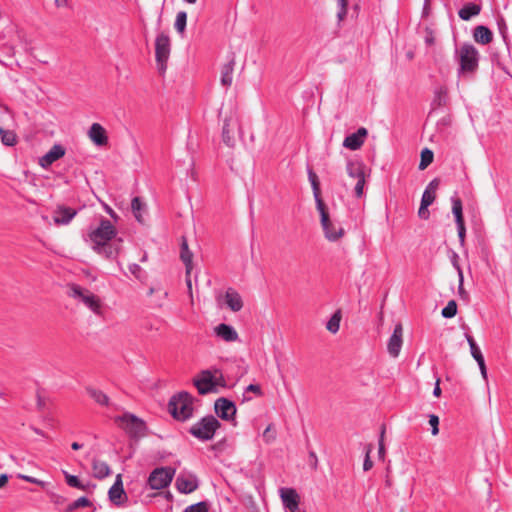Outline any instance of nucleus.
<instances>
[{"mask_svg":"<svg viewBox=\"0 0 512 512\" xmlns=\"http://www.w3.org/2000/svg\"><path fill=\"white\" fill-rule=\"evenodd\" d=\"M346 171L349 177L355 180L366 178L365 165L361 161H349L346 166Z\"/></svg>","mask_w":512,"mask_h":512,"instance_id":"obj_22","label":"nucleus"},{"mask_svg":"<svg viewBox=\"0 0 512 512\" xmlns=\"http://www.w3.org/2000/svg\"><path fill=\"white\" fill-rule=\"evenodd\" d=\"M379 455L383 456L385 453L384 448V429L381 432L380 439H379V449H378Z\"/></svg>","mask_w":512,"mask_h":512,"instance_id":"obj_57","label":"nucleus"},{"mask_svg":"<svg viewBox=\"0 0 512 512\" xmlns=\"http://www.w3.org/2000/svg\"><path fill=\"white\" fill-rule=\"evenodd\" d=\"M434 155L433 152L425 148L421 151V160L419 163V169L424 170L428 165H430L433 161Z\"/></svg>","mask_w":512,"mask_h":512,"instance_id":"obj_35","label":"nucleus"},{"mask_svg":"<svg viewBox=\"0 0 512 512\" xmlns=\"http://www.w3.org/2000/svg\"><path fill=\"white\" fill-rule=\"evenodd\" d=\"M338 5L337 17L339 20H343L347 14V0H336Z\"/></svg>","mask_w":512,"mask_h":512,"instance_id":"obj_43","label":"nucleus"},{"mask_svg":"<svg viewBox=\"0 0 512 512\" xmlns=\"http://www.w3.org/2000/svg\"><path fill=\"white\" fill-rule=\"evenodd\" d=\"M170 51L171 44L169 36L165 33L158 34L155 40V58L157 68L160 73H164L166 71Z\"/></svg>","mask_w":512,"mask_h":512,"instance_id":"obj_8","label":"nucleus"},{"mask_svg":"<svg viewBox=\"0 0 512 512\" xmlns=\"http://www.w3.org/2000/svg\"><path fill=\"white\" fill-rule=\"evenodd\" d=\"M214 409L217 416L226 421L234 420L237 411L235 404L226 398L217 399Z\"/></svg>","mask_w":512,"mask_h":512,"instance_id":"obj_11","label":"nucleus"},{"mask_svg":"<svg viewBox=\"0 0 512 512\" xmlns=\"http://www.w3.org/2000/svg\"><path fill=\"white\" fill-rule=\"evenodd\" d=\"M402 334H403L402 326H401V324H397L394 327L393 333L390 336L388 343H387V351H388L389 355L392 356L393 358L398 357L399 353L401 351V347H402V343H403Z\"/></svg>","mask_w":512,"mask_h":512,"instance_id":"obj_13","label":"nucleus"},{"mask_svg":"<svg viewBox=\"0 0 512 512\" xmlns=\"http://www.w3.org/2000/svg\"><path fill=\"white\" fill-rule=\"evenodd\" d=\"M129 271L137 279L141 278L142 268L138 264H136V263L130 264L129 265Z\"/></svg>","mask_w":512,"mask_h":512,"instance_id":"obj_49","label":"nucleus"},{"mask_svg":"<svg viewBox=\"0 0 512 512\" xmlns=\"http://www.w3.org/2000/svg\"><path fill=\"white\" fill-rule=\"evenodd\" d=\"M116 236L115 226L108 219L102 218L96 228L90 229L86 241L97 254L113 259L118 255L122 241L120 238L115 240Z\"/></svg>","mask_w":512,"mask_h":512,"instance_id":"obj_1","label":"nucleus"},{"mask_svg":"<svg viewBox=\"0 0 512 512\" xmlns=\"http://www.w3.org/2000/svg\"><path fill=\"white\" fill-rule=\"evenodd\" d=\"M473 37L477 43L486 45L492 41L493 34L486 26L479 25L474 29Z\"/></svg>","mask_w":512,"mask_h":512,"instance_id":"obj_25","label":"nucleus"},{"mask_svg":"<svg viewBox=\"0 0 512 512\" xmlns=\"http://www.w3.org/2000/svg\"><path fill=\"white\" fill-rule=\"evenodd\" d=\"M456 226H457V232H458V238H459L460 244L464 245L465 233H466L465 223L456 224Z\"/></svg>","mask_w":512,"mask_h":512,"instance_id":"obj_48","label":"nucleus"},{"mask_svg":"<svg viewBox=\"0 0 512 512\" xmlns=\"http://www.w3.org/2000/svg\"><path fill=\"white\" fill-rule=\"evenodd\" d=\"M63 474L65 476V480L68 486L73 488H77L79 486L81 480H79L77 476L71 475L66 471H63Z\"/></svg>","mask_w":512,"mask_h":512,"instance_id":"obj_42","label":"nucleus"},{"mask_svg":"<svg viewBox=\"0 0 512 512\" xmlns=\"http://www.w3.org/2000/svg\"><path fill=\"white\" fill-rule=\"evenodd\" d=\"M131 209L136 218V220L140 223L143 222L142 210L144 209V204L142 203L139 197H134L131 202Z\"/></svg>","mask_w":512,"mask_h":512,"instance_id":"obj_33","label":"nucleus"},{"mask_svg":"<svg viewBox=\"0 0 512 512\" xmlns=\"http://www.w3.org/2000/svg\"><path fill=\"white\" fill-rule=\"evenodd\" d=\"M476 362H477V364L479 366L481 375L483 376L484 379H487V369H486L484 358H482V359H480V360H478Z\"/></svg>","mask_w":512,"mask_h":512,"instance_id":"obj_55","label":"nucleus"},{"mask_svg":"<svg viewBox=\"0 0 512 512\" xmlns=\"http://www.w3.org/2000/svg\"><path fill=\"white\" fill-rule=\"evenodd\" d=\"M481 5L476 3L465 4L458 12L459 17L464 21H469L471 18L479 15L481 12Z\"/></svg>","mask_w":512,"mask_h":512,"instance_id":"obj_24","label":"nucleus"},{"mask_svg":"<svg viewBox=\"0 0 512 512\" xmlns=\"http://www.w3.org/2000/svg\"><path fill=\"white\" fill-rule=\"evenodd\" d=\"M459 62L458 73L474 72L478 68L479 53L470 43H464L459 50H456Z\"/></svg>","mask_w":512,"mask_h":512,"instance_id":"obj_6","label":"nucleus"},{"mask_svg":"<svg viewBox=\"0 0 512 512\" xmlns=\"http://www.w3.org/2000/svg\"><path fill=\"white\" fill-rule=\"evenodd\" d=\"M272 425H268L265 431L263 432V438L267 443H270L275 439V433L271 432Z\"/></svg>","mask_w":512,"mask_h":512,"instance_id":"obj_51","label":"nucleus"},{"mask_svg":"<svg viewBox=\"0 0 512 512\" xmlns=\"http://www.w3.org/2000/svg\"><path fill=\"white\" fill-rule=\"evenodd\" d=\"M429 424L431 426L432 435H437L439 433V418L438 416L431 414L429 415Z\"/></svg>","mask_w":512,"mask_h":512,"instance_id":"obj_44","label":"nucleus"},{"mask_svg":"<svg viewBox=\"0 0 512 512\" xmlns=\"http://www.w3.org/2000/svg\"><path fill=\"white\" fill-rule=\"evenodd\" d=\"M418 215L421 219H428L430 216V212L428 210V206L420 204Z\"/></svg>","mask_w":512,"mask_h":512,"instance_id":"obj_52","label":"nucleus"},{"mask_svg":"<svg viewBox=\"0 0 512 512\" xmlns=\"http://www.w3.org/2000/svg\"><path fill=\"white\" fill-rule=\"evenodd\" d=\"M187 23V13L185 11H180L176 15L175 20V29L178 33H184Z\"/></svg>","mask_w":512,"mask_h":512,"instance_id":"obj_36","label":"nucleus"},{"mask_svg":"<svg viewBox=\"0 0 512 512\" xmlns=\"http://www.w3.org/2000/svg\"><path fill=\"white\" fill-rule=\"evenodd\" d=\"M230 126L234 128L235 121L233 120L232 117L225 118L222 128V140L227 146L232 147L234 145V138L231 135Z\"/></svg>","mask_w":512,"mask_h":512,"instance_id":"obj_28","label":"nucleus"},{"mask_svg":"<svg viewBox=\"0 0 512 512\" xmlns=\"http://www.w3.org/2000/svg\"><path fill=\"white\" fill-rule=\"evenodd\" d=\"M454 267L457 269L458 276H459L458 292H459V295L462 298H464L467 296V293L463 288V282H464L463 271H462L461 267L456 262H454Z\"/></svg>","mask_w":512,"mask_h":512,"instance_id":"obj_40","label":"nucleus"},{"mask_svg":"<svg viewBox=\"0 0 512 512\" xmlns=\"http://www.w3.org/2000/svg\"><path fill=\"white\" fill-rule=\"evenodd\" d=\"M69 295L81 301L87 308H89L94 314H102V304L98 296L94 295L90 291L83 289L81 286L72 284L69 287Z\"/></svg>","mask_w":512,"mask_h":512,"instance_id":"obj_7","label":"nucleus"},{"mask_svg":"<svg viewBox=\"0 0 512 512\" xmlns=\"http://www.w3.org/2000/svg\"><path fill=\"white\" fill-rule=\"evenodd\" d=\"M115 421L125 430V432L132 439H140L147 435L146 423L131 413H124L121 416H117Z\"/></svg>","mask_w":512,"mask_h":512,"instance_id":"obj_5","label":"nucleus"},{"mask_svg":"<svg viewBox=\"0 0 512 512\" xmlns=\"http://www.w3.org/2000/svg\"><path fill=\"white\" fill-rule=\"evenodd\" d=\"M86 391L88 395L99 405L108 406L109 405V397L101 390L87 387Z\"/></svg>","mask_w":512,"mask_h":512,"instance_id":"obj_30","label":"nucleus"},{"mask_svg":"<svg viewBox=\"0 0 512 512\" xmlns=\"http://www.w3.org/2000/svg\"><path fill=\"white\" fill-rule=\"evenodd\" d=\"M472 357L475 359V361H478L482 358H484L479 346L473 347L470 349Z\"/></svg>","mask_w":512,"mask_h":512,"instance_id":"obj_53","label":"nucleus"},{"mask_svg":"<svg viewBox=\"0 0 512 512\" xmlns=\"http://www.w3.org/2000/svg\"><path fill=\"white\" fill-rule=\"evenodd\" d=\"M91 141L97 146H104L108 143L105 129L99 123H93L88 131Z\"/></svg>","mask_w":512,"mask_h":512,"instance_id":"obj_20","label":"nucleus"},{"mask_svg":"<svg viewBox=\"0 0 512 512\" xmlns=\"http://www.w3.org/2000/svg\"><path fill=\"white\" fill-rule=\"evenodd\" d=\"M91 487H94V485H91L89 482L84 483L83 481H81L77 489L87 491Z\"/></svg>","mask_w":512,"mask_h":512,"instance_id":"obj_60","label":"nucleus"},{"mask_svg":"<svg viewBox=\"0 0 512 512\" xmlns=\"http://www.w3.org/2000/svg\"><path fill=\"white\" fill-rule=\"evenodd\" d=\"M1 142L6 146H14L16 144V135L13 131L5 130L0 127Z\"/></svg>","mask_w":512,"mask_h":512,"instance_id":"obj_34","label":"nucleus"},{"mask_svg":"<svg viewBox=\"0 0 512 512\" xmlns=\"http://www.w3.org/2000/svg\"><path fill=\"white\" fill-rule=\"evenodd\" d=\"M176 487L181 493H192L198 488L197 478L195 476H178Z\"/></svg>","mask_w":512,"mask_h":512,"instance_id":"obj_21","label":"nucleus"},{"mask_svg":"<svg viewBox=\"0 0 512 512\" xmlns=\"http://www.w3.org/2000/svg\"><path fill=\"white\" fill-rule=\"evenodd\" d=\"M175 471L169 467H159L154 469L148 479L147 485L152 490H160L168 487L173 480Z\"/></svg>","mask_w":512,"mask_h":512,"instance_id":"obj_9","label":"nucleus"},{"mask_svg":"<svg viewBox=\"0 0 512 512\" xmlns=\"http://www.w3.org/2000/svg\"><path fill=\"white\" fill-rule=\"evenodd\" d=\"M19 477L29 483H33V484H37V485H40L42 487L45 486V482L42 481V480H39L35 477H32V476H28V475H19Z\"/></svg>","mask_w":512,"mask_h":512,"instance_id":"obj_50","label":"nucleus"},{"mask_svg":"<svg viewBox=\"0 0 512 512\" xmlns=\"http://www.w3.org/2000/svg\"><path fill=\"white\" fill-rule=\"evenodd\" d=\"M91 505H92L91 501L87 497L82 496V497L76 499L75 501H73L71 504H69L68 509L70 511H72V510H75V509H78L81 507H89Z\"/></svg>","mask_w":512,"mask_h":512,"instance_id":"obj_38","label":"nucleus"},{"mask_svg":"<svg viewBox=\"0 0 512 512\" xmlns=\"http://www.w3.org/2000/svg\"><path fill=\"white\" fill-rule=\"evenodd\" d=\"M465 337L469 344L470 349L478 346L477 343L475 342L474 338L470 334H465Z\"/></svg>","mask_w":512,"mask_h":512,"instance_id":"obj_61","label":"nucleus"},{"mask_svg":"<svg viewBox=\"0 0 512 512\" xmlns=\"http://www.w3.org/2000/svg\"><path fill=\"white\" fill-rule=\"evenodd\" d=\"M213 331L216 337L225 342L231 343L239 340V334L232 325L220 323L214 327Z\"/></svg>","mask_w":512,"mask_h":512,"instance_id":"obj_16","label":"nucleus"},{"mask_svg":"<svg viewBox=\"0 0 512 512\" xmlns=\"http://www.w3.org/2000/svg\"><path fill=\"white\" fill-rule=\"evenodd\" d=\"M309 458H310V463H311V465H312L314 468H316L317 463H318V459H317L316 453H315V452H313V451H311V452L309 453Z\"/></svg>","mask_w":512,"mask_h":512,"instance_id":"obj_59","label":"nucleus"},{"mask_svg":"<svg viewBox=\"0 0 512 512\" xmlns=\"http://www.w3.org/2000/svg\"><path fill=\"white\" fill-rule=\"evenodd\" d=\"M308 178L311 183L312 189H313V195L316 202V207L320 208V206H323L324 202L322 201L320 197V189H319V182L317 175L313 172V170H308Z\"/></svg>","mask_w":512,"mask_h":512,"instance_id":"obj_29","label":"nucleus"},{"mask_svg":"<svg viewBox=\"0 0 512 512\" xmlns=\"http://www.w3.org/2000/svg\"><path fill=\"white\" fill-rule=\"evenodd\" d=\"M8 481V477L6 474L0 475V488L3 487Z\"/></svg>","mask_w":512,"mask_h":512,"instance_id":"obj_64","label":"nucleus"},{"mask_svg":"<svg viewBox=\"0 0 512 512\" xmlns=\"http://www.w3.org/2000/svg\"><path fill=\"white\" fill-rule=\"evenodd\" d=\"M457 313V303L455 300H450L447 305L442 309L441 315L444 318H453Z\"/></svg>","mask_w":512,"mask_h":512,"instance_id":"obj_37","label":"nucleus"},{"mask_svg":"<svg viewBox=\"0 0 512 512\" xmlns=\"http://www.w3.org/2000/svg\"><path fill=\"white\" fill-rule=\"evenodd\" d=\"M247 392H252V393H254V394L258 395V396H261V395H262L261 387H260V385H258V384H250V385H248V386L245 388V393L243 394V399H244V401H249V400H251V398H250V397H247V396H246V393H247Z\"/></svg>","mask_w":512,"mask_h":512,"instance_id":"obj_41","label":"nucleus"},{"mask_svg":"<svg viewBox=\"0 0 512 512\" xmlns=\"http://www.w3.org/2000/svg\"><path fill=\"white\" fill-rule=\"evenodd\" d=\"M92 471L94 477L98 479H103L110 475L111 469L109 465L102 460L95 459L92 464Z\"/></svg>","mask_w":512,"mask_h":512,"instance_id":"obj_26","label":"nucleus"},{"mask_svg":"<svg viewBox=\"0 0 512 512\" xmlns=\"http://www.w3.org/2000/svg\"><path fill=\"white\" fill-rule=\"evenodd\" d=\"M183 512H208V505L206 502H198L187 506Z\"/></svg>","mask_w":512,"mask_h":512,"instance_id":"obj_39","label":"nucleus"},{"mask_svg":"<svg viewBox=\"0 0 512 512\" xmlns=\"http://www.w3.org/2000/svg\"><path fill=\"white\" fill-rule=\"evenodd\" d=\"M340 321H341V311L337 310L329 319V321L326 324V329L331 332L332 334H335L339 331L340 328Z\"/></svg>","mask_w":512,"mask_h":512,"instance_id":"obj_32","label":"nucleus"},{"mask_svg":"<svg viewBox=\"0 0 512 512\" xmlns=\"http://www.w3.org/2000/svg\"><path fill=\"white\" fill-rule=\"evenodd\" d=\"M451 203H452V213L455 217L456 224L464 223L463 207H462L461 199L458 197H452Z\"/></svg>","mask_w":512,"mask_h":512,"instance_id":"obj_31","label":"nucleus"},{"mask_svg":"<svg viewBox=\"0 0 512 512\" xmlns=\"http://www.w3.org/2000/svg\"><path fill=\"white\" fill-rule=\"evenodd\" d=\"M317 210L319 211L321 216V225L324 230L325 237L329 241H337L339 238L343 236V228L336 225L330 220L325 204H323V206H320V208H317Z\"/></svg>","mask_w":512,"mask_h":512,"instance_id":"obj_10","label":"nucleus"},{"mask_svg":"<svg viewBox=\"0 0 512 512\" xmlns=\"http://www.w3.org/2000/svg\"><path fill=\"white\" fill-rule=\"evenodd\" d=\"M497 24H498L500 33L502 35H504V33H505L506 29H507V26H506L504 18L503 17L498 18Z\"/></svg>","mask_w":512,"mask_h":512,"instance_id":"obj_58","label":"nucleus"},{"mask_svg":"<svg viewBox=\"0 0 512 512\" xmlns=\"http://www.w3.org/2000/svg\"><path fill=\"white\" fill-rule=\"evenodd\" d=\"M235 66V59L232 57L226 64L221 68V84L225 87H230L233 81V71Z\"/></svg>","mask_w":512,"mask_h":512,"instance_id":"obj_23","label":"nucleus"},{"mask_svg":"<svg viewBox=\"0 0 512 512\" xmlns=\"http://www.w3.org/2000/svg\"><path fill=\"white\" fill-rule=\"evenodd\" d=\"M439 186V180L438 179H433L428 185L427 187L425 188L424 191H430L432 192V194H435L437 188Z\"/></svg>","mask_w":512,"mask_h":512,"instance_id":"obj_54","label":"nucleus"},{"mask_svg":"<svg viewBox=\"0 0 512 512\" xmlns=\"http://www.w3.org/2000/svg\"><path fill=\"white\" fill-rule=\"evenodd\" d=\"M194 385L196 386L199 394L205 395L210 392H215L217 386L225 387L226 383L222 372L215 369L213 371H202L200 375L194 379Z\"/></svg>","mask_w":512,"mask_h":512,"instance_id":"obj_3","label":"nucleus"},{"mask_svg":"<svg viewBox=\"0 0 512 512\" xmlns=\"http://www.w3.org/2000/svg\"><path fill=\"white\" fill-rule=\"evenodd\" d=\"M365 183H366V178H361L359 180H356V185H355L354 191H355V196L357 198L363 197Z\"/></svg>","mask_w":512,"mask_h":512,"instance_id":"obj_45","label":"nucleus"},{"mask_svg":"<svg viewBox=\"0 0 512 512\" xmlns=\"http://www.w3.org/2000/svg\"><path fill=\"white\" fill-rule=\"evenodd\" d=\"M279 492L283 505L286 508L290 509L291 511L298 509L299 495L297 494L295 489L281 488Z\"/></svg>","mask_w":512,"mask_h":512,"instance_id":"obj_18","label":"nucleus"},{"mask_svg":"<svg viewBox=\"0 0 512 512\" xmlns=\"http://www.w3.org/2000/svg\"><path fill=\"white\" fill-rule=\"evenodd\" d=\"M104 209L112 218H114V219L117 218L116 213L114 212V210L110 206H108L107 204H104Z\"/></svg>","mask_w":512,"mask_h":512,"instance_id":"obj_62","label":"nucleus"},{"mask_svg":"<svg viewBox=\"0 0 512 512\" xmlns=\"http://www.w3.org/2000/svg\"><path fill=\"white\" fill-rule=\"evenodd\" d=\"M476 362H477V364L479 366L481 375L483 376L484 379H487V369H486L484 358H482V359H480V360H478Z\"/></svg>","mask_w":512,"mask_h":512,"instance_id":"obj_56","label":"nucleus"},{"mask_svg":"<svg viewBox=\"0 0 512 512\" xmlns=\"http://www.w3.org/2000/svg\"><path fill=\"white\" fill-rule=\"evenodd\" d=\"M221 426L220 422L213 415H208L194 423L189 433L200 441H209L213 439L217 429Z\"/></svg>","mask_w":512,"mask_h":512,"instance_id":"obj_4","label":"nucleus"},{"mask_svg":"<svg viewBox=\"0 0 512 512\" xmlns=\"http://www.w3.org/2000/svg\"><path fill=\"white\" fill-rule=\"evenodd\" d=\"M433 395L435 397H439L441 395V388H440V385H439V379L436 381V385H435L434 390H433Z\"/></svg>","mask_w":512,"mask_h":512,"instance_id":"obj_63","label":"nucleus"},{"mask_svg":"<svg viewBox=\"0 0 512 512\" xmlns=\"http://www.w3.org/2000/svg\"><path fill=\"white\" fill-rule=\"evenodd\" d=\"M367 135V129L364 127H360L356 132L345 137L343 141V146L353 151L358 150L363 145Z\"/></svg>","mask_w":512,"mask_h":512,"instance_id":"obj_15","label":"nucleus"},{"mask_svg":"<svg viewBox=\"0 0 512 512\" xmlns=\"http://www.w3.org/2000/svg\"><path fill=\"white\" fill-rule=\"evenodd\" d=\"M180 257H181V260L183 261V263L185 264L186 274L189 275L191 273V270H192V257H193V254H192V252L188 248V244H187L186 239L182 240Z\"/></svg>","mask_w":512,"mask_h":512,"instance_id":"obj_27","label":"nucleus"},{"mask_svg":"<svg viewBox=\"0 0 512 512\" xmlns=\"http://www.w3.org/2000/svg\"><path fill=\"white\" fill-rule=\"evenodd\" d=\"M168 408L173 418L186 421L193 415V397L187 392H180L171 397Z\"/></svg>","mask_w":512,"mask_h":512,"instance_id":"obj_2","label":"nucleus"},{"mask_svg":"<svg viewBox=\"0 0 512 512\" xmlns=\"http://www.w3.org/2000/svg\"><path fill=\"white\" fill-rule=\"evenodd\" d=\"M108 497L109 500L116 506H122L126 502L127 495L123 489L121 475L116 477L114 484L110 487L108 491Z\"/></svg>","mask_w":512,"mask_h":512,"instance_id":"obj_14","label":"nucleus"},{"mask_svg":"<svg viewBox=\"0 0 512 512\" xmlns=\"http://www.w3.org/2000/svg\"><path fill=\"white\" fill-rule=\"evenodd\" d=\"M65 155V148L60 144H55L51 149L39 159V164L43 168H48L55 161Z\"/></svg>","mask_w":512,"mask_h":512,"instance_id":"obj_17","label":"nucleus"},{"mask_svg":"<svg viewBox=\"0 0 512 512\" xmlns=\"http://www.w3.org/2000/svg\"><path fill=\"white\" fill-rule=\"evenodd\" d=\"M224 300L227 307L233 312H238L243 308L242 297L234 288L230 287L226 290Z\"/></svg>","mask_w":512,"mask_h":512,"instance_id":"obj_19","label":"nucleus"},{"mask_svg":"<svg viewBox=\"0 0 512 512\" xmlns=\"http://www.w3.org/2000/svg\"><path fill=\"white\" fill-rule=\"evenodd\" d=\"M372 451V446L369 445L366 449V455L363 463V470L369 471L373 467V462L370 459V453Z\"/></svg>","mask_w":512,"mask_h":512,"instance_id":"obj_47","label":"nucleus"},{"mask_svg":"<svg viewBox=\"0 0 512 512\" xmlns=\"http://www.w3.org/2000/svg\"><path fill=\"white\" fill-rule=\"evenodd\" d=\"M77 213L78 211L74 208L58 205L53 211V222L58 226L68 225Z\"/></svg>","mask_w":512,"mask_h":512,"instance_id":"obj_12","label":"nucleus"},{"mask_svg":"<svg viewBox=\"0 0 512 512\" xmlns=\"http://www.w3.org/2000/svg\"><path fill=\"white\" fill-rule=\"evenodd\" d=\"M435 194H432L430 191H424L421 198V204L425 206H430L435 201Z\"/></svg>","mask_w":512,"mask_h":512,"instance_id":"obj_46","label":"nucleus"}]
</instances>
